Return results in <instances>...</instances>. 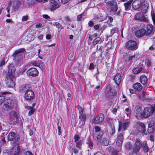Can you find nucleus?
<instances>
[{
  "label": "nucleus",
  "mask_w": 155,
  "mask_h": 155,
  "mask_svg": "<svg viewBox=\"0 0 155 155\" xmlns=\"http://www.w3.org/2000/svg\"><path fill=\"white\" fill-rule=\"evenodd\" d=\"M19 91L21 93H25L24 98L26 100H32L35 97L34 92L29 84L21 85L19 87Z\"/></svg>",
  "instance_id": "f257e3e1"
},
{
  "label": "nucleus",
  "mask_w": 155,
  "mask_h": 155,
  "mask_svg": "<svg viewBox=\"0 0 155 155\" xmlns=\"http://www.w3.org/2000/svg\"><path fill=\"white\" fill-rule=\"evenodd\" d=\"M8 71L5 76V81L7 86L9 88H13L15 86V83L13 81L15 74V68L10 65L8 67Z\"/></svg>",
  "instance_id": "f03ea898"
},
{
  "label": "nucleus",
  "mask_w": 155,
  "mask_h": 155,
  "mask_svg": "<svg viewBox=\"0 0 155 155\" xmlns=\"http://www.w3.org/2000/svg\"><path fill=\"white\" fill-rule=\"evenodd\" d=\"M107 4V10L110 12H113L114 14L119 15L120 11L118 10L117 2L115 0H104Z\"/></svg>",
  "instance_id": "7ed1b4c3"
},
{
  "label": "nucleus",
  "mask_w": 155,
  "mask_h": 155,
  "mask_svg": "<svg viewBox=\"0 0 155 155\" xmlns=\"http://www.w3.org/2000/svg\"><path fill=\"white\" fill-rule=\"evenodd\" d=\"M142 1L141 0H136L134 1L132 4V7L134 10L140 9L143 13H146L148 8V5L146 3L142 5Z\"/></svg>",
  "instance_id": "20e7f679"
},
{
  "label": "nucleus",
  "mask_w": 155,
  "mask_h": 155,
  "mask_svg": "<svg viewBox=\"0 0 155 155\" xmlns=\"http://www.w3.org/2000/svg\"><path fill=\"white\" fill-rule=\"evenodd\" d=\"M143 113V117L145 118H148L153 113H155V104L149 107L144 108Z\"/></svg>",
  "instance_id": "39448f33"
},
{
  "label": "nucleus",
  "mask_w": 155,
  "mask_h": 155,
  "mask_svg": "<svg viewBox=\"0 0 155 155\" xmlns=\"http://www.w3.org/2000/svg\"><path fill=\"white\" fill-rule=\"evenodd\" d=\"M14 106L13 101L10 99H5L4 103L3 105V107L5 110H8L12 109Z\"/></svg>",
  "instance_id": "423d86ee"
},
{
  "label": "nucleus",
  "mask_w": 155,
  "mask_h": 155,
  "mask_svg": "<svg viewBox=\"0 0 155 155\" xmlns=\"http://www.w3.org/2000/svg\"><path fill=\"white\" fill-rule=\"evenodd\" d=\"M95 133L93 134L94 138L96 140H100L103 135V133L101 130V128L98 126L94 127Z\"/></svg>",
  "instance_id": "0eeeda50"
},
{
  "label": "nucleus",
  "mask_w": 155,
  "mask_h": 155,
  "mask_svg": "<svg viewBox=\"0 0 155 155\" xmlns=\"http://www.w3.org/2000/svg\"><path fill=\"white\" fill-rule=\"evenodd\" d=\"M134 114L135 117L138 119H140L143 117V113H142V109L138 106L135 107Z\"/></svg>",
  "instance_id": "6e6552de"
},
{
  "label": "nucleus",
  "mask_w": 155,
  "mask_h": 155,
  "mask_svg": "<svg viewBox=\"0 0 155 155\" xmlns=\"http://www.w3.org/2000/svg\"><path fill=\"white\" fill-rule=\"evenodd\" d=\"M126 47L130 50H135L137 48L136 42L132 40H130L126 43Z\"/></svg>",
  "instance_id": "1a4fd4ad"
},
{
  "label": "nucleus",
  "mask_w": 155,
  "mask_h": 155,
  "mask_svg": "<svg viewBox=\"0 0 155 155\" xmlns=\"http://www.w3.org/2000/svg\"><path fill=\"white\" fill-rule=\"evenodd\" d=\"M8 139L10 141H13L14 142L16 143L19 140V135H15V132H11L9 133L8 136Z\"/></svg>",
  "instance_id": "9d476101"
},
{
  "label": "nucleus",
  "mask_w": 155,
  "mask_h": 155,
  "mask_svg": "<svg viewBox=\"0 0 155 155\" xmlns=\"http://www.w3.org/2000/svg\"><path fill=\"white\" fill-rule=\"evenodd\" d=\"M28 76L36 77L38 75V70L35 68L29 69L26 72Z\"/></svg>",
  "instance_id": "9b49d317"
},
{
  "label": "nucleus",
  "mask_w": 155,
  "mask_h": 155,
  "mask_svg": "<svg viewBox=\"0 0 155 155\" xmlns=\"http://www.w3.org/2000/svg\"><path fill=\"white\" fill-rule=\"evenodd\" d=\"M21 4V3L20 1L15 0L13 2L12 1H10L9 2L8 5L9 6H11L12 5L13 9L16 10L18 9Z\"/></svg>",
  "instance_id": "f8f14e48"
},
{
  "label": "nucleus",
  "mask_w": 155,
  "mask_h": 155,
  "mask_svg": "<svg viewBox=\"0 0 155 155\" xmlns=\"http://www.w3.org/2000/svg\"><path fill=\"white\" fill-rule=\"evenodd\" d=\"M59 7V5L55 0H50L49 8L51 11L54 10Z\"/></svg>",
  "instance_id": "ddd939ff"
},
{
  "label": "nucleus",
  "mask_w": 155,
  "mask_h": 155,
  "mask_svg": "<svg viewBox=\"0 0 155 155\" xmlns=\"http://www.w3.org/2000/svg\"><path fill=\"white\" fill-rule=\"evenodd\" d=\"M137 129L140 132L144 133L146 131V126L143 123L138 122L136 124Z\"/></svg>",
  "instance_id": "4468645a"
},
{
  "label": "nucleus",
  "mask_w": 155,
  "mask_h": 155,
  "mask_svg": "<svg viewBox=\"0 0 155 155\" xmlns=\"http://www.w3.org/2000/svg\"><path fill=\"white\" fill-rule=\"evenodd\" d=\"M104 118V115L102 114H100L93 119V121L95 124H100L103 121Z\"/></svg>",
  "instance_id": "2eb2a0df"
},
{
  "label": "nucleus",
  "mask_w": 155,
  "mask_h": 155,
  "mask_svg": "<svg viewBox=\"0 0 155 155\" xmlns=\"http://www.w3.org/2000/svg\"><path fill=\"white\" fill-rule=\"evenodd\" d=\"M124 138L122 134H119L117 136L116 139V144L118 146H121L122 144Z\"/></svg>",
  "instance_id": "dca6fc26"
},
{
  "label": "nucleus",
  "mask_w": 155,
  "mask_h": 155,
  "mask_svg": "<svg viewBox=\"0 0 155 155\" xmlns=\"http://www.w3.org/2000/svg\"><path fill=\"white\" fill-rule=\"evenodd\" d=\"M141 143L138 139H137L136 140L134 146L133 152H134L137 153L139 151L141 145Z\"/></svg>",
  "instance_id": "f3484780"
},
{
  "label": "nucleus",
  "mask_w": 155,
  "mask_h": 155,
  "mask_svg": "<svg viewBox=\"0 0 155 155\" xmlns=\"http://www.w3.org/2000/svg\"><path fill=\"white\" fill-rule=\"evenodd\" d=\"M118 131H120L121 130H125L128 127L129 124L128 122L122 123L120 121H119Z\"/></svg>",
  "instance_id": "a211bd4d"
},
{
  "label": "nucleus",
  "mask_w": 155,
  "mask_h": 155,
  "mask_svg": "<svg viewBox=\"0 0 155 155\" xmlns=\"http://www.w3.org/2000/svg\"><path fill=\"white\" fill-rule=\"evenodd\" d=\"M134 18L136 20L146 21L147 20L145 16L140 13H137L135 15Z\"/></svg>",
  "instance_id": "6ab92c4d"
},
{
  "label": "nucleus",
  "mask_w": 155,
  "mask_h": 155,
  "mask_svg": "<svg viewBox=\"0 0 155 155\" xmlns=\"http://www.w3.org/2000/svg\"><path fill=\"white\" fill-rule=\"evenodd\" d=\"M145 34L146 35V31L144 28L137 30L135 33L136 36L138 37L142 36Z\"/></svg>",
  "instance_id": "aec40b11"
},
{
  "label": "nucleus",
  "mask_w": 155,
  "mask_h": 155,
  "mask_svg": "<svg viewBox=\"0 0 155 155\" xmlns=\"http://www.w3.org/2000/svg\"><path fill=\"white\" fill-rule=\"evenodd\" d=\"M114 93L113 92V90L111 89L110 86L107 87L106 90V95L107 97L112 96L114 94Z\"/></svg>",
  "instance_id": "412c9836"
},
{
  "label": "nucleus",
  "mask_w": 155,
  "mask_h": 155,
  "mask_svg": "<svg viewBox=\"0 0 155 155\" xmlns=\"http://www.w3.org/2000/svg\"><path fill=\"white\" fill-rule=\"evenodd\" d=\"M20 151V148L18 146H15L14 147L12 150V155H18Z\"/></svg>",
  "instance_id": "4be33fe9"
},
{
  "label": "nucleus",
  "mask_w": 155,
  "mask_h": 155,
  "mask_svg": "<svg viewBox=\"0 0 155 155\" xmlns=\"http://www.w3.org/2000/svg\"><path fill=\"white\" fill-rule=\"evenodd\" d=\"M142 149L145 153L147 152L149 150V148L148 147L147 142L144 141L143 142L141 145Z\"/></svg>",
  "instance_id": "5701e85b"
},
{
  "label": "nucleus",
  "mask_w": 155,
  "mask_h": 155,
  "mask_svg": "<svg viewBox=\"0 0 155 155\" xmlns=\"http://www.w3.org/2000/svg\"><path fill=\"white\" fill-rule=\"evenodd\" d=\"M116 84L118 86H119L120 83L121 81V77L120 75L119 74H118L116 75L114 79Z\"/></svg>",
  "instance_id": "b1692460"
},
{
  "label": "nucleus",
  "mask_w": 155,
  "mask_h": 155,
  "mask_svg": "<svg viewBox=\"0 0 155 155\" xmlns=\"http://www.w3.org/2000/svg\"><path fill=\"white\" fill-rule=\"evenodd\" d=\"M140 81L141 83L143 85L145 84L147 82V77L144 75H142L140 78Z\"/></svg>",
  "instance_id": "393cba45"
},
{
  "label": "nucleus",
  "mask_w": 155,
  "mask_h": 155,
  "mask_svg": "<svg viewBox=\"0 0 155 155\" xmlns=\"http://www.w3.org/2000/svg\"><path fill=\"white\" fill-rule=\"evenodd\" d=\"M153 26L151 24H148L147 25L146 35H148L151 33L153 30Z\"/></svg>",
  "instance_id": "a878e982"
},
{
  "label": "nucleus",
  "mask_w": 155,
  "mask_h": 155,
  "mask_svg": "<svg viewBox=\"0 0 155 155\" xmlns=\"http://www.w3.org/2000/svg\"><path fill=\"white\" fill-rule=\"evenodd\" d=\"M134 88L138 91H141L143 88V87L140 83H137L134 85Z\"/></svg>",
  "instance_id": "bb28decb"
},
{
  "label": "nucleus",
  "mask_w": 155,
  "mask_h": 155,
  "mask_svg": "<svg viewBox=\"0 0 155 155\" xmlns=\"http://www.w3.org/2000/svg\"><path fill=\"white\" fill-rule=\"evenodd\" d=\"M31 64L33 66H38L41 69H43V65L44 64H39L38 63H37L35 61H32L31 62Z\"/></svg>",
  "instance_id": "cd10ccee"
},
{
  "label": "nucleus",
  "mask_w": 155,
  "mask_h": 155,
  "mask_svg": "<svg viewBox=\"0 0 155 155\" xmlns=\"http://www.w3.org/2000/svg\"><path fill=\"white\" fill-rule=\"evenodd\" d=\"M7 93H8L6 92H2L1 94L0 93V105H1L3 102H4L5 99V97L2 96L1 94L3 95Z\"/></svg>",
  "instance_id": "c85d7f7f"
},
{
  "label": "nucleus",
  "mask_w": 155,
  "mask_h": 155,
  "mask_svg": "<svg viewBox=\"0 0 155 155\" xmlns=\"http://www.w3.org/2000/svg\"><path fill=\"white\" fill-rule=\"evenodd\" d=\"M131 2L132 1H130L124 3V5L125 7V10H128L130 9V5Z\"/></svg>",
  "instance_id": "c756f323"
},
{
  "label": "nucleus",
  "mask_w": 155,
  "mask_h": 155,
  "mask_svg": "<svg viewBox=\"0 0 155 155\" xmlns=\"http://www.w3.org/2000/svg\"><path fill=\"white\" fill-rule=\"evenodd\" d=\"M142 70V68L140 67H138L133 70V72L134 74H138L140 73Z\"/></svg>",
  "instance_id": "7c9ffc66"
},
{
  "label": "nucleus",
  "mask_w": 155,
  "mask_h": 155,
  "mask_svg": "<svg viewBox=\"0 0 155 155\" xmlns=\"http://www.w3.org/2000/svg\"><path fill=\"white\" fill-rule=\"evenodd\" d=\"M111 130L110 131V135H113L115 132V130L114 126L113 124H111Z\"/></svg>",
  "instance_id": "2f4dec72"
},
{
  "label": "nucleus",
  "mask_w": 155,
  "mask_h": 155,
  "mask_svg": "<svg viewBox=\"0 0 155 155\" xmlns=\"http://www.w3.org/2000/svg\"><path fill=\"white\" fill-rule=\"evenodd\" d=\"M102 144L104 146H107L109 144V141L106 138H104L102 141Z\"/></svg>",
  "instance_id": "473e14b6"
},
{
  "label": "nucleus",
  "mask_w": 155,
  "mask_h": 155,
  "mask_svg": "<svg viewBox=\"0 0 155 155\" xmlns=\"http://www.w3.org/2000/svg\"><path fill=\"white\" fill-rule=\"evenodd\" d=\"M52 24L54 26H56L58 28H61V29L63 28L62 26L58 22H55L53 23Z\"/></svg>",
  "instance_id": "72a5a7b5"
},
{
  "label": "nucleus",
  "mask_w": 155,
  "mask_h": 155,
  "mask_svg": "<svg viewBox=\"0 0 155 155\" xmlns=\"http://www.w3.org/2000/svg\"><path fill=\"white\" fill-rule=\"evenodd\" d=\"M22 51L21 49H18L13 54V56L16 58L17 56V55Z\"/></svg>",
  "instance_id": "f704fd0d"
},
{
  "label": "nucleus",
  "mask_w": 155,
  "mask_h": 155,
  "mask_svg": "<svg viewBox=\"0 0 155 155\" xmlns=\"http://www.w3.org/2000/svg\"><path fill=\"white\" fill-rule=\"evenodd\" d=\"M125 110L127 116L128 117L129 116L131 113L130 109L127 108L125 109Z\"/></svg>",
  "instance_id": "c9c22d12"
},
{
  "label": "nucleus",
  "mask_w": 155,
  "mask_h": 155,
  "mask_svg": "<svg viewBox=\"0 0 155 155\" xmlns=\"http://www.w3.org/2000/svg\"><path fill=\"white\" fill-rule=\"evenodd\" d=\"M79 118L80 120H86V115L85 114H80L79 116Z\"/></svg>",
  "instance_id": "e433bc0d"
},
{
  "label": "nucleus",
  "mask_w": 155,
  "mask_h": 155,
  "mask_svg": "<svg viewBox=\"0 0 155 155\" xmlns=\"http://www.w3.org/2000/svg\"><path fill=\"white\" fill-rule=\"evenodd\" d=\"M100 40L101 38L100 37H97L93 41V44L94 45H96L98 43Z\"/></svg>",
  "instance_id": "4c0bfd02"
},
{
  "label": "nucleus",
  "mask_w": 155,
  "mask_h": 155,
  "mask_svg": "<svg viewBox=\"0 0 155 155\" xmlns=\"http://www.w3.org/2000/svg\"><path fill=\"white\" fill-rule=\"evenodd\" d=\"M155 124V122L154 120H151L148 122V127H153V126Z\"/></svg>",
  "instance_id": "58836bf2"
},
{
  "label": "nucleus",
  "mask_w": 155,
  "mask_h": 155,
  "mask_svg": "<svg viewBox=\"0 0 155 155\" xmlns=\"http://www.w3.org/2000/svg\"><path fill=\"white\" fill-rule=\"evenodd\" d=\"M9 115L11 117H17V114L16 112L14 111H12L10 112Z\"/></svg>",
  "instance_id": "ea45409f"
},
{
  "label": "nucleus",
  "mask_w": 155,
  "mask_h": 155,
  "mask_svg": "<svg viewBox=\"0 0 155 155\" xmlns=\"http://www.w3.org/2000/svg\"><path fill=\"white\" fill-rule=\"evenodd\" d=\"M154 127H148L147 131L149 133H152L154 131Z\"/></svg>",
  "instance_id": "a19ab883"
},
{
  "label": "nucleus",
  "mask_w": 155,
  "mask_h": 155,
  "mask_svg": "<svg viewBox=\"0 0 155 155\" xmlns=\"http://www.w3.org/2000/svg\"><path fill=\"white\" fill-rule=\"evenodd\" d=\"M120 150V149L118 150L115 149L113 150L112 152L111 155H118L117 152H119Z\"/></svg>",
  "instance_id": "79ce46f5"
},
{
  "label": "nucleus",
  "mask_w": 155,
  "mask_h": 155,
  "mask_svg": "<svg viewBox=\"0 0 155 155\" xmlns=\"http://www.w3.org/2000/svg\"><path fill=\"white\" fill-rule=\"evenodd\" d=\"M145 62L147 64V66L148 67H150L151 65V63L150 61L148 59H147L146 60Z\"/></svg>",
  "instance_id": "37998d69"
},
{
  "label": "nucleus",
  "mask_w": 155,
  "mask_h": 155,
  "mask_svg": "<svg viewBox=\"0 0 155 155\" xmlns=\"http://www.w3.org/2000/svg\"><path fill=\"white\" fill-rule=\"evenodd\" d=\"M29 108H28L29 109H31V110L29 111L28 114L29 115H32L33 114L35 111V109L34 108H31V107H28Z\"/></svg>",
  "instance_id": "c03bdc74"
},
{
  "label": "nucleus",
  "mask_w": 155,
  "mask_h": 155,
  "mask_svg": "<svg viewBox=\"0 0 155 155\" xmlns=\"http://www.w3.org/2000/svg\"><path fill=\"white\" fill-rule=\"evenodd\" d=\"M130 55L128 54H126L124 56V58L126 61H129Z\"/></svg>",
  "instance_id": "a18cd8bd"
},
{
  "label": "nucleus",
  "mask_w": 155,
  "mask_h": 155,
  "mask_svg": "<svg viewBox=\"0 0 155 155\" xmlns=\"http://www.w3.org/2000/svg\"><path fill=\"white\" fill-rule=\"evenodd\" d=\"M85 120H80L79 121V125L80 127H82L84 125L85 123Z\"/></svg>",
  "instance_id": "49530a36"
},
{
  "label": "nucleus",
  "mask_w": 155,
  "mask_h": 155,
  "mask_svg": "<svg viewBox=\"0 0 155 155\" xmlns=\"http://www.w3.org/2000/svg\"><path fill=\"white\" fill-rule=\"evenodd\" d=\"M144 96V94L143 92L139 94L138 95L139 98L140 99H143Z\"/></svg>",
  "instance_id": "de8ad7c7"
},
{
  "label": "nucleus",
  "mask_w": 155,
  "mask_h": 155,
  "mask_svg": "<svg viewBox=\"0 0 155 155\" xmlns=\"http://www.w3.org/2000/svg\"><path fill=\"white\" fill-rule=\"evenodd\" d=\"M58 133L59 135H60L61 134V127L59 125L58 123Z\"/></svg>",
  "instance_id": "09e8293b"
},
{
  "label": "nucleus",
  "mask_w": 155,
  "mask_h": 155,
  "mask_svg": "<svg viewBox=\"0 0 155 155\" xmlns=\"http://www.w3.org/2000/svg\"><path fill=\"white\" fill-rule=\"evenodd\" d=\"M59 2L65 4L68 2L70 0H58Z\"/></svg>",
  "instance_id": "8fccbe9b"
},
{
  "label": "nucleus",
  "mask_w": 155,
  "mask_h": 155,
  "mask_svg": "<svg viewBox=\"0 0 155 155\" xmlns=\"http://www.w3.org/2000/svg\"><path fill=\"white\" fill-rule=\"evenodd\" d=\"M80 139V137L78 135L76 134L74 137V139L75 142L78 141Z\"/></svg>",
  "instance_id": "3c124183"
},
{
  "label": "nucleus",
  "mask_w": 155,
  "mask_h": 155,
  "mask_svg": "<svg viewBox=\"0 0 155 155\" xmlns=\"http://www.w3.org/2000/svg\"><path fill=\"white\" fill-rule=\"evenodd\" d=\"M78 110L79 113L80 114H83V110L82 108L81 107L79 106L78 107Z\"/></svg>",
  "instance_id": "603ef678"
},
{
  "label": "nucleus",
  "mask_w": 155,
  "mask_h": 155,
  "mask_svg": "<svg viewBox=\"0 0 155 155\" xmlns=\"http://www.w3.org/2000/svg\"><path fill=\"white\" fill-rule=\"evenodd\" d=\"M28 15H26L25 16H24L22 18V21H26L28 19Z\"/></svg>",
  "instance_id": "864d4df0"
},
{
  "label": "nucleus",
  "mask_w": 155,
  "mask_h": 155,
  "mask_svg": "<svg viewBox=\"0 0 155 155\" xmlns=\"http://www.w3.org/2000/svg\"><path fill=\"white\" fill-rule=\"evenodd\" d=\"M81 145V143L80 141L77 142L76 143V147L79 148H80Z\"/></svg>",
  "instance_id": "5fc2aeb1"
},
{
  "label": "nucleus",
  "mask_w": 155,
  "mask_h": 155,
  "mask_svg": "<svg viewBox=\"0 0 155 155\" xmlns=\"http://www.w3.org/2000/svg\"><path fill=\"white\" fill-rule=\"evenodd\" d=\"M94 64L93 63H91L90 64L89 69L90 70L93 69L94 68Z\"/></svg>",
  "instance_id": "6e6d98bb"
},
{
  "label": "nucleus",
  "mask_w": 155,
  "mask_h": 155,
  "mask_svg": "<svg viewBox=\"0 0 155 155\" xmlns=\"http://www.w3.org/2000/svg\"><path fill=\"white\" fill-rule=\"evenodd\" d=\"M82 14H81L78 15L77 17V20L78 21H81V20Z\"/></svg>",
  "instance_id": "4d7b16f0"
},
{
  "label": "nucleus",
  "mask_w": 155,
  "mask_h": 155,
  "mask_svg": "<svg viewBox=\"0 0 155 155\" xmlns=\"http://www.w3.org/2000/svg\"><path fill=\"white\" fill-rule=\"evenodd\" d=\"M100 27V25H96L94 26V28L96 30H98Z\"/></svg>",
  "instance_id": "13d9d810"
},
{
  "label": "nucleus",
  "mask_w": 155,
  "mask_h": 155,
  "mask_svg": "<svg viewBox=\"0 0 155 155\" xmlns=\"http://www.w3.org/2000/svg\"><path fill=\"white\" fill-rule=\"evenodd\" d=\"M87 143H88L89 146H92L93 145V142L90 140H88L87 141Z\"/></svg>",
  "instance_id": "bf43d9fd"
},
{
  "label": "nucleus",
  "mask_w": 155,
  "mask_h": 155,
  "mask_svg": "<svg viewBox=\"0 0 155 155\" xmlns=\"http://www.w3.org/2000/svg\"><path fill=\"white\" fill-rule=\"evenodd\" d=\"M131 147L130 144L129 143H127L125 144V147L128 149H130V147Z\"/></svg>",
  "instance_id": "052dcab7"
},
{
  "label": "nucleus",
  "mask_w": 155,
  "mask_h": 155,
  "mask_svg": "<svg viewBox=\"0 0 155 155\" xmlns=\"http://www.w3.org/2000/svg\"><path fill=\"white\" fill-rule=\"evenodd\" d=\"M122 97H123V98H124V100H123L122 101L123 102H125L127 100V98L126 97V96L125 95H124V94H123V95H122Z\"/></svg>",
  "instance_id": "680f3d73"
},
{
  "label": "nucleus",
  "mask_w": 155,
  "mask_h": 155,
  "mask_svg": "<svg viewBox=\"0 0 155 155\" xmlns=\"http://www.w3.org/2000/svg\"><path fill=\"white\" fill-rule=\"evenodd\" d=\"M88 25L90 27H92L94 25L93 21H90L88 23Z\"/></svg>",
  "instance_id": "e2e57ef3"
},
{
  "label": "nucleus",
  "mask_w": 155,
  "mask_h": 155,
  "mask_svg": "<svg viewBox=\"0 0 155 155\" xmlns=\"http://www.w3.org/2000/svg\"><path fill=\"white\" fill-rule=\"evenodd\" d=\"M51 35L49 34H48L46 36V38L47 39L49 40L51 38Z\"/></svg>",
  "instance_id": "0e129e2a"
},
{
  "label": "nucleus",
  "mask_w": 155,
  "mask_h": 155,
  "mask_svg": "<svg viewBox=\"0 0 155 155\" xmlns=\"http://www.w3.org/2000/svg\"><path fill=\"white\" fill-rule=\"evenodd\" d=\"M42 25V24L40 23H38L35 25V26L36 28H39L41 27Z\"/></svg>",
  "instance_id": "69168bd1"
},
{
  "label": "nucleus",
  "mask_w": 155,
  "mask_h": 155,
  "mask_svg": "<svg viewBox=\"0 0 155 155\" xmlns=\"http://www.w3.org/2000/svg\"><path fill=\"white\" fill-rule=\"evenodd\" d=\"M24 155H33L29 151H27L25 153Z\"/></svg>",
  "instance_id": "338daca9"
},
{
  "label": "nucleus",
  "mask_w": 155,
  "mask_h": 155,
  "mask_svg": "<svg viewBox=\"0 0 155 155\" xmlns=\"http://www.w3.org/2000/svg\"><path fill=\"white\" fill-rule=\"evenodd\" d=\"M152 18L154 24H155V15H152Z\"/></svg>",
  "instance_id": "774afa93"
}]
</instances>
